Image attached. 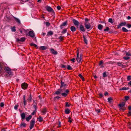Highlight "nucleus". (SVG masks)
Segmentation results:
<instances>
[{"instance_id":"f257e3e1","label":"nucleus","mask_w":131,"mask_h":131,"mask_svg":"<svg viewBox=\"0 0 131 131\" xmlns=\"http://www.w3.org/2000/svg\"><path fill=\"white\" fill-rule=\"evenodd\" d=\"M62 92L61 95L65 97L70 92V91L69 90L64 89L62 90Z\"/></svg>"},{"instance_id":"f03ea898","label":"nucleus","mask_w":131,"mask_h":131,"mask_svg":"<svg viewBox=\"0 0 131 131\" xmlns=\"http://www.w3.org/2000/svg\"><path fill=\"white\" fill-rule=\"evenodd\" d=\"M84 25L85 28L89 30H91L92 28L90 23L88 22H85L84 23Z\"/></svg>"},{"instance_id":"7ed1b4c3","label":"nucleus","mask_w":131,"mask_h":131,"mask_svg":"<svg viewBox=\"0 0 131 131\" xmlns=\"http://www.w3.org/2000/svg\"><path fill=\"white\" fill-rule=\"evenodd\" d=\"M4 70L5 71V72H6L9 75H12V72L10 69L8 67H4Z\"/></svg>"},{"instance_id":"20e7f679","label":"nucleus","mask_w":131,"mask_h":131,"mask_svg":"<svg viewBox=\"0 0 131 131\" xmlns=\"http://www.w3.org/2000/svg\"><path fill=\"white\" fill-rule=\"evenodd\" d=\"M46 9L48 12H51L52 14L54 15L55 13L53 9L50 7L48 6L46 7Z\"/></svg>"},{"instance_id":"39448f33","label":"nucleus","mask_w":131,"mask_h":131,"mask_svg":"<svg viewBox=\"0 0 131 131\" xmlns=\"http://www.w3.org/2000/svg\"><path fill=\"white\" fill-rule=\"evenodd\" d=\"M26 35L31 37L33 38L35 36L34 32L32 30L29 31Z\"/></svg>"},{"instance_id":"423d86ee","label":"nucleus","mask_w":131,"mask_h":131,"mask_svg":"<svg viewBox=\"0 0 131 131\" xmlns=\"http://www.w3.org/2000/svg\"><path fill=\"white\" fill-rule=\"evenodd\" d=\"M28 84L25 83L24 82L21 84V86L22 88L24 90H26L27 89L28 87Z\"/></svg>"},{"instance_id":"0eeeda50","label":"nucleus","mask_w":131,"mask_h":131,"mask_svg":"<svg viewBox=\"0 0 131 131\" xmlns=\"http://www.w3.org/2000/svg\"><path fill=\"white\" fill-rule=\"evenodd\" d=\"M30 129L31 130L34 126L35 123L34 120H31L30 122Z\"/></svg>"},{"instance_id":"6e6552de","label":"nucleus","mask_w":131,"mask_h":131,"mask_svg":"<svg viewBox=\"0 0 131 131\" xmlns=\"http://www.w3.org/2000/svg\"><path fill=\"white\" fill-rule=\"evenodd\" d=\"M126 22L125 21H123L119 25H118L117 26V29H119L122 26H125L126 25Z\"/></svg>"},{"instance_id":"1a4fd4ad","label":"nucleus","mask_w":131,"mask_h":131,"mask_svg":"<svg viewBox=\"0 0 131 131\" xmlns=\"http://www.w3.org/2000/svg\"><path fill=\"white\" fill-rule=\"evenodd\" d=\"M74 24L76 26H78L79 24V22L77 20L75 19H73L72 20Z\"/></svg>"},{"instance_id":"9d476101","label":"nucleus","mask_w":131,"mask_h":131,"mask_svg":"<svg viewBox=\"0 0 131 131\" xmlns=\"http://www.w3.org/2000/svg\"><path fill=\"white\" fill-rule=\"evenodd\" d=\"M3 69V68L1 67V65L0 64V74L2 75L4 74L5 71Z\"/></svg>"},{"instance_id":"9b49d317","label":"nucleus","mask_w":131,"mask_h":131,"mask_svg":"<svg viewBox=\"0 0 131 131\" xmlns=\"http://www.w3.org/2000/svg\"><path fill=\"white\" fill-rule=\"evenodd\" d=\"M79 28L80 29L81 31L83 32H85V28H84V26L82 24L80 25Z\"/></svg>"},{"instance_id":"f8f14e48","label":"nucleus","mask_w":131,"mask_h":131,"mask_svg":"<svg viewBox=\"0 0 131 131\" xmlns=\"http://www.w3.org/2000/svg\"><path fill=\"white\" fill-rule=\"evenodd\" d=\"M47 109L46 107H45L41 110V112L43 113V114H45L46 112H47Z\"/></svg>"},{"instance_id":"ddd939ff","label":"nucleus","mask_w":131,"mask_h":131,"mask_svg":"<svg viewBox=\"0 0 131 131\" xmlns=\"http://www.w3.org/2000/svg\"><path fill=\"white\" fill-rule=\"evenodd\" d=\"M62 91V89H59L57 90L55 92V94L57 95H58L60 94Z\"/></svg>"},{"instance_id":"4468645a","label":"nucleus","mask_w":131,"mask_h":131,"mask_svg":"<svg viewBox=\"0 0 131 131\" xmlns=\"http://www.w3.org/2000/svg\"><path fill=\"white\" fill-rule=\"evenodd\" d=\"M50 50L51 51V52L53 54L56 55L58 53L56 51H55L54 49H53L51 48L50 49Z\"/></svg>"},{"instance_id":"2eb2a0df","label":"nucleus","mask_w":131,"mask_h":131,"mask_svg":"<svg viewBox=\"0 0 131 131\" xmlns=\"http://www.w3.org/2000/svg\"><path fill=\"white\" fill-rule=\"evenodd\" d=\"M70 29L71 31L72 32L75 31L76 29V28L74 26H72L70 27Z\"/></svg>"},{"instance_id":"dca6fc26","label":"nucleus","mask_w":131,"mask_h":131,"mask_svg":"<svg viewBox=\"0 0 131 131\" xmlns=\"http://www.w3.org/2000/svg\"><path fill=\"white\" fill-rule=\"evenodd\" d=\"M37 119L38 121L40 122H41L43 121V118L40 116H39L38 117H37Z\"/></svg>"},{"instance_id":"f3484780","label":"nucleus","mask_w":131,"mask_h":131,"mask_svg":"<svg viewBox=\"0 0 131 131\" xmlns=\"http://www.w3.org/2000/svg\"><path fill=\"white\" fill-rule=\"evenodd\" d=\"M122 30L123 32H128V30L125 27H123L122 28Z\"/></svg>"},{"instance_id":"a211bd4d","label":"nucleus","mask_w":131,"mask_h":131,"mask_svg":"<svg viewBox=\"0 0 131 131\" xmlns=\"http://www.w3.org/2000/svg\"><path fill=\"white\" fill-rule=\"evenodd\" d=\"M53 34V32L52 31H49L48 32L47 35L48 36H51Z\"/></svg>"},{"instance_id":"6ab92c4d","label":"nucleus","mask_w":131,"mask_h":131,"mask_svg":"<svg viewBox=\"0 0 131 131\" xmlns=\"http://www.w3.org/2000/svg\"><path fill=\"white\" fill-rule=\"evenodd\" d=\"M83 37L84 39V41L86 45H87L88 44V41L85 37L83 35Z\"/></svg>"},{"instance_id":"aec40b11","label":"nucleus","mask_w":131,"mask_h":131,"mask_svg":"<svg viewBox=\"0 0 131 131\" xmlns=\"http://www.w3.org/2000/svg\"><path fill=\"white\" fill-rule=\"evenodd\" d=\"M119 108L120 110L122 111H123L126 110V107L124 106L122 107H119Z\"/></svg>"},{"instance_id":"412c9836","label":"nucleus","mask_w":131,"mask_h":131,"mask_svg":"<svg viewBox=\"0 0 131 131\" xmlns=\"http://www.w3.org/2000/svg\"><path fill=\"white\" fill-rule=\"evenodd\" d=\"M125 102H123L122 103H120L118 105V106L119 107H122L124 106L125 105Z\"/></svg>"},{"instance_id":"4be33fe9","label":"nucleus","mask_w":131,"mask_h":131,"mask_svg":"<svg viewBox=\"0 0 131 131\" xmlns=\"http://www.w3.org/2000/svg\"><path fill=\"white\" fill-rule=\"evenodd\" d=\"M107 100L108 102L110 103H111L112 102L113 99L112 98L110 97L109 98H108L107 99Z\"/></svg>"},{"instance_id":"5701e85b","label":"nucleus","mask_w":131,"mask_h":131,"mask_svg":"<svg viewBox=\"0 0 131 131\" xmlns=\"http://www.w3.org/2000/svg\"><path fill=\"white\" fill-rule=\"evenodd\" d=\"M21 116L22 119H24L25 116V114L24 113H22L21 114Z\"/></svg>"},{"instance_id":"b1692460","label":"nucleus","mask_w":131,"mask_h":131,"mask_svg":"<svg viewBox=\"0 0 131 131\" xmlns=\"http://www.w3.org/2000/svg\"><path fill=\"white\" fill-rule=\"evenodd\" d=\"M66 86V84H64V83L63 82H62V81H61V86L60 88H62L63 86L65 87Z\"/></svg>"},{"instance_id":"393cba45","label":"nucleus","mask_w":131,"mask_h":131,"mask_svg":"<svg viewBox=\"0 0 131 131\" xmlns=\"http://www.w3.org/2000/svg\"><path fill=\"white\" fill-rule=\"evenodd\" d=\"M32 100V97L31 96V94H30L28 98L27 99V100L29 102H31Z\"/></svg>"},{"instance_id":"a878e982","label":"nucleus","mask_w":131,"mask_h":131,"mask_svg":"<svg viewBox=\"0 0 131 131\" xmlns=\"http://www.w3.org/2000/svg\"><path fill=\"white\" fill-rule=\"evenodd\" d=\"M129 89V88L128 87L126 88V87H123L122 88H121L120 89V90H128Z\"/></svg>"},{"instance_id":"bb28decb","label":"nucleus","mask_w":131,"mask_h":131,"mask_svg":"<svg viewBox=\"0 0 131 131\" xmlns=\"http://www.w3.org/2000/svg\"><path fill=\"white\" fill-rule=\"evenodd\" d=\"M67 31V29L66 28L63 29V31L61 32V33L62 34H64L66 33Z\"/></svg>"},{"instance_id":"cd10ccee","label":"nucleus","mask_w":131,"mask_h":131,"mask_svg":"<svg viewBox=\"0 0 131 131\" xmlns=\"http://www.w3.org/2000/svg\"><path fill=\"white\" fill-rule=\"evenodd\" d=\"M26 126V124L24 123H21L20 124V127H25Z\"/></svg>"},{"instance_id":"c85d7f7f","label":"nucleus","mask_w":131,"mask_h":131,"mask_svg":"<svg viewBox=\"0 0 131 131\" xmlns=\"http://www.w3.org/2000/svg\"><path fill=\"white\" fill-rule=\"evenodd\" d=\"M65 113L67 114H68L70 113V110L68 108H67L65 110Z\"/></svg>"},{"instance_id":"c756f323","label":"nucleus","mask_w":131,"mask_h":131,"mask_svg":"<svg viewBox=\"0 0 131 131\" xmlns=\"http://www.w3.org/2000/svg\"><path fill=\"white\" fill-rule=\"evenodd\" d=\"M32 116L30 115L28 117H26V119L27 121H28L31 118Z\"/></svg>"},{"instance_id":"7c9ffc66","label":"nucleus","mask_w":131,"mask_h":131,"mask_svg":"<svg viewBox=\"0 0 131 131\" xmlns=\"http://www.w3.org/2000/svg\"><path fill=\"white\" fill-rule=\"evenodd\" d=\"M14 18L15 20L19 24L20 23V21L19 19L15 17H14Z\"/></svg>"},{"instance_id":"2f4dec72","label":"nucleus","mask_w":131,"mask_h":131,"mask_svg":"<svg viewBox=\"0 0 131 131\" xmlns=\"http://www.w3.org/2000/svg\"><path fill=\"white\" fill-rule=\"evenodd\" d=\"M97 27L98 28L99 30H101L102 29V28L103 27V26L99 24L98 25Z\"/></svg>"},{"instance_id":"473e14b6","label":"nucleus","mask_w":131,"mask_h":131,"mask_svg":"<svg viewBox=\"0 0 131 131\" xmlns=\"http://www.w3.org/2000/svg\"><path fill=\"white\" fill-rule=\"evenodd\" d=\"M79 59V52L78 50V52L77 53V57L76 58V60L78 62H79L78 61Z\"/></svg>"},{"instance_id":"72a5a7b5","label":"nucleus","mask_w":131,"mask_h":131,"mask_svg":"<svg viewBox=\"0 0 131 131\" xmlns=\"http://www.w3.org/2000/svg\"><path fill=\"white\" fill-rule=\"evenodd\" d=\"M126 55L127 56H131V53H130V51L128 52H127L126 53Z\"/></svg>"},{"instance_id":"f704fd0d","label":"nucleus","mask_w":131,"mask_h":131,"mask_svg":"<svg viewBox=\"0 0 131 131\" xmlns=\"http://www.w3.org/2000/svg\"><path fill=\"white\" fill-rule=\"evenodd\" d=\"M123 59L125 60H129L130 59V57L127 56H125L124 57Z\"/></svg>"},{"instance_id":"c9c22d12","label":"nucleus","mask_w":131,"mask_h":131,"mask_svg":"<svg viewBox=\"0 0 131 131\" xmlns=\"http://www.w3.org/2000/svg\"><path fill=\"white\" fill-rule=\"evenodd\" d=\"M15 26H13L11 28V29L12 31L13 32H15L16 31L15 29Z\"/></svg>"},{"instance_id":"e433bc0d","label":"nucleus","mask_w":131,"mask_h":131,"mask_svg":"<svg viewBox=\"0 0 131 131\" xmlns=\"http://www.w3.org/2000/svg\"><path fill=\"white\" fill-rule=\"evenodd\" d=\"M30 46H33L34 47H35L36 48H37V45L34 43H31L30 44Z\"/></svg>"},{"instance_id":"4c0bfd02","label":"nucleus","mask_w":131,"mask_h":131,"mask_svg":"<svg viewBox=\"0 0 131 131\" xmlns=\"http://www.w3.org/2000/svg\"><path fill=\"white\" fill-rule=\"evenodd\" d=\"M67 21H65L64 22H63V23H62V24H61L63 26H65L67 25Z\"/></svg>"},{"instance_id":"58836bf2","label":"nucleus","mask_w":131,"mask_h":131,"mask_svg":"<svg viewBox=\"0 0 131 131\" xmlns=\"http://www.w3.org/2000/svg\"><path fill=\"white\" fill-rule=\"evenodd\" d=\"M41 49L42 50H45L46 49V47L44 46H42L40 47Z\"/></svg>"},{"instance_id":"ea45409f","label":"nucleus","mask_w":131,"mask_h":131,"mask_svg":"<svg viewBox=\"0 0 131 131\" xmlns=\"http://www.w3.org/2000/svg\"><path fill=\"white\" fill-rule=\"evenodd\" d=\"M103 63V61L102 60H101L99 62V66H101V67H103L101 65Z\"/></svg>"},{"instance_id":"a19ab883","label":"nucleus","mask_w":131,"mask_h":131,"mask_svg":"<svg viewBox=\"0 0 131 131\" xmlns=\"http://www.w3.org/2000/svg\"><path fill=\"white\" fill-rule=\"evenodd\" d=\"M131 80V76L129 75L127 77V80L129 81Z\"/></svg>"},{"instance_id":"79ce46f5","label":"nucleus","mask_w":131,"mask_h":131,"mask_svg":"<svg viewBox=\"0 0 131 131\" xmlns=\"http://www.w3.org/2000/svg\"><path fill=\"white\" fill-rule=\"evenodd\" d=\"M108 22L111 23V24H112L114 22L112 18H110L108 19Z\"/></svg>"},{"instance_id":"37998d69","label":"nucleus","mask_w":131,"mask_h":131,"mask_svg":"<svg viewBox=\"0 0 131 131\" xmlns=\"http://www.w3.org/2000/svg\"><path fill=\"white\" fill-rule=\"evenodd\" d=\"M127 115L128 116H131V111H129L127 113Z\"/></svg>"},{"instance_id":"c03bdc74","label":"nucleus","mask_w":131,"mask_h":131,"mask_svg":"<svg viewBox=\"0 0 131 131\" xmlns=\"http://www.w3.org/2000/svg\"><path fill=\"white\" fill-rule=\"evenodd\" d=\"M67 69L69 70H71L72 69V68L70 65H68Z\"/></svg>"},{"instance_id":"a18cd8bd","label":"nucleus","mask_w":131,"mask_h":131,"mask_svg":"<svg viewBox=\"0 0 131 131\" xmlns=\"http://www.w3.org/2000/svg\"><path fill=\"white\" fill-rule=\"evenodd\" d=\"M125 100L126 101H127L129 99V97L127 96H125L124 97Z\"/></svg>"},{"instance_id":"49530a36","label":"nucleus","mask_w":131,"mask_h":131,"mask_svg":"<svg viewBox=\"0 0 131 131\" xmlns=\"http://www.w3.org/2000/svg\"><path fill=\"white\" fill-rule=\"evenodd\" d=\"M103 77H106L107 76L106 72H104L103 74Z\"/></svg>"},{"instance_id":"de8ad7c7","label":"nucleus","mask_w":131,"mask_h":131,"mask_svg":"<svg viewBox=\"0 0 131 131\" xmlns=\"http://www.w3.org/2000/svg\"><path fill=\"white\" fill-rule=\"evenodd\" d=\"M26 38L25 37H22L20 39V41L23 42L25 40Z\"/></svg>"},{"instance_id":"09e8293b","label":"nucleus","mask_w":131,"mask_h":131,"mask_svg":"<svg viewBox=\"0 0 131 131\" xmlns=\"http://www.w3.org/2000/svg\"><path fill=\"white\" fill-rule=\"evenodd\" d=\"M68 119H69V120L68 121V122H70V123H71L72 122V119H71V117H69V118H68Z\"/></svg>"},{"instance_id":"8fccbe9b","label":"nucleus","mask_w":131,"mask_h":131,"mask_svg":"<svg viewBox=\"0 0 131 131\" xmlns=\"http://www.w3.org/2000/svg\"><path fill=\"white\" fill-rule=\"evenodd\" d=\"M46 26H49L50 25V23L48 22H46Z\"/></svg>"},{"instance_id":"3c124183","label":"nucleus","mask_w":131,"mask_h":131,"mask_svg":"<svg viewBox=\"0 0 131 131\" xmlns=\"http://www.w3.org/2000/svg\"><path fill=\"white\" fill-rule=\"evenodd\" d=\"M33 107L35 109V111H36L37 108L36 105L35 104L34 105Z\"/></svg>"},{"instance_id":"603ef678","label":"nucleus","mask_w":131,"mask_h":131,"mask_svg":"<svg viewBox=\"0 0 131 131\" xmlns=\"http://www.w3.org/2000/svg\"><path fill=\"white\" fill-rule=\"evenodd\" d=\"M126 26L128 28H130L131 27V24H126Z\"/></svg>"},{"instance_id":"864d4df0","label":"nucleus","mask_w":131,"mask_h":131,"mask_svg":"<svg viewBox=\"0 0 131 131\" xmlns=\"http://www.w3.org/2000/svg\"><path fill=\"white\" fill-rule=\"evenodd\" d=\"M78 76L81 79H83V77L82 74H79Z\"/></svg>"},{"instance_id":"5fc2aeb1","label":"nucleus","mask_w":131,"mask_h":131,"mask_svg":"<svg viewBox=\"0 0 131 131\" xmlns=\"http://www.w3.org/2000/svg\"><path fill=\"white\" fill-rule=\"evenodd\" d=\"M109 30V28L108 27H106L105 29H104V31H108Z\"/></svg>"},{"instance_id":"6e6d98bb","label":"nucleus","mask_w":131,"mask_h":131,"mask_svg":"<svg viewBox=\"0 0 131 131\" xmlns=\"http://www.w3.org/2000/svg\"><path fill=\"white\" fill-rule=\"evenodd\" d=\"M59 39H60L61 41H62L63 40V37L61 36H60L59 37Z\"/></svg>"},{"instance_id":"4d7b16f0","label":"nucleus","mask_w":131,"mask_h":131,"mask_svg":"<svg viewBox=\"0 0 131 131\" xmlns=\"http://www.w3.org/2000/svg\"><path fill=\"white\" fill-rule=\"evenodd\" d=\"M82 59V55H80V57L79 58V60L78 62H80Z\"/></svg>"},{"instance_id":"13d9d810","label":"nucleus","mask_w":131,"mask_h":131,"mask_svg":"<svg viewBox=\"0 0 131 131\" xmlns=\"http://www.w3.org/2000/svg\"><path fill=\"white\" fill-rule=\"evenodd\" d=\"M23 103L24 106L26 105L27 104L26 101V100H23Z\"/></svg>"},{"instance_id":"bf43d9fd","label":"nucleus","mask_w":131,"mask_h":131,"mask_svg":"<svg viewBox=\"0 0 131 131\" xmlns=\"http://www.w3.org/2000/svg\"><path fill=\"white\" fill-rule=\"evenodd\" d=\"M4 106V104L3 103H1L0 104V106L1 107H3Z\"/></svg>"},{"instance_id":"052dcab7","label":"nucleus","mask_w":131,"mask_h":131,"mask_svg":"<svg viewBox=\"0 0 131 131\" xmlns=\"http://www.w3.org/2000/svg\"><path fill=\"white\" fill-rule=\"evenodd\" d=\"M75 59L74 58L73 59H70V61L72 62H75Z\"/></svg>"},{"instance_id":"680f3d73","label":"nucleus","mask_w":131,"mask_h":131,"mask_svg":"<svg viewBox=\"0 0 131 131\" xmlns=\"http://www.w3.org/2000/svg\"><path fill=\"white\" fill-rule=\"evenodd\" d=\"M14 109L16 110H17V109H18V105H15V106H14Z\"/></svg>"},{"instance_id":"e2e57ef3","label":"nucleus","mask_w":131,"mask_h":131,"mask_svg":"<svg viewBox=\"0 0 131 131\" xmlns=\"http://www.w3.org/2000/svg\"><path fill=\"white\" fill-rule=\"evenodd\" d=\"M66 105L67 107H69L70 106L69 105V104L68 102L66 103Z\"/></svg>"},{"instance_id":"0e129e2a","label":"nucleus","mask_w":131,"mask_h":131,"mask_svg":"<svg viewBox=\"0 0 131 131\" xmlns=\"http://www.w3.org/2000/svg\"><path fill=\"white\" fill-rule=\"evenodd\" d=\"M57 8L58 10H59L61 9V7L60 6H59L57 7Z\"/></svg>"},{"instance_id":"69168bd1","label":"nucleus","mask_w":131,"mask_h":131,"mask_svg":"<svg viewBox=\"0 0 131 131\" xmlns=\"http://www.w3.org/2000/svg\"><path fill=\"white\" fill-rule=\"evenodd\" d=\"M23 32H24L25 33L27 34V31L24 29H23Z\"/></svg>"},{"instance_id":"338daca9","label":"nucleus","mask_w":131,"mask_h":131,"mask_svg":"<svg viewBox=\"0 0 131 131\" xmlns=\"http://www.w3.org/2000/svg\"><path fill=\"white\" fill-rule=\"evenodd\" d=\"M16 41L17 42L20 41V39L19 38H17L16 39Z\"/></svg>"},{"instance_id":"774afa93","label":"nucleus","mask_w":131,"mask_h":131,"mask_svg":"<svg viewBox=\"0 0 131 131\" xmlns=\"http://www.w3.org/2000/svg\"><path fill=\"white\" fill-rule=\"evenodd\" d=\"M108 93L107 92H105L104 93V95L105 96H106L108 94Z\"/></svg>"}]
</instances>
